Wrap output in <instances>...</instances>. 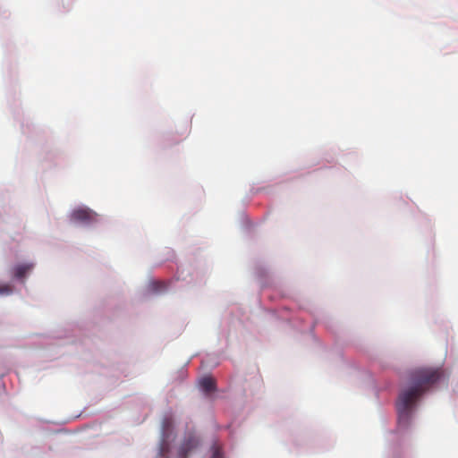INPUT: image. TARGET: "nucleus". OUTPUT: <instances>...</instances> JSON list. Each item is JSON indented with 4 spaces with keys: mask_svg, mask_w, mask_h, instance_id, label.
Masks as SVG:
<instances>
[{
    "mask_svg": "<svg viewBox=\"0 0 458 458\" xmlns=\"http://www.w3.org/2000/svg\"><path fill=\"white\" fill-rule=\"evenodd\" d=\"M439 369L421 368L415 369L411 375V386L403 390L396 403L398 423L407 427L411 417V411L416 401L436 384L441 377Z\"/></svg>",
    "mask_w": 458,
    "mask_h": 458,
    "instance_id": "f257e3e1",
    "label": "nucleus"
},
{
    "mask_svg": "<svg viewBox=\"0 0 458 458\" xmlns=\"http://www.w3.org/2000/svg\"><path fill=\"white\" fill-rule=\"evenodd\" d=\"M173 419L171 416H166L162 420L161 426V440L159 444V457H165L170 450V437L173 430Z\"/></svg>",
    "mask_w": 458,
    "mask_h": 458,
    "instance_id": "f03ea898",
    "label": "nucleus"
},
{
    "mask_svg": "<svg viewBox=\"0 0 458 458\" xmlns=\"http://www.w3.org/2000/svg\"><path fill=\"white\" fill-rule=\"evenodd\" d=\"M97 214L89 208H77L71 214L74 222L89 224L96 220Z\"/></svg>",
    "mask_w": 458,
    "mask_h": 458,
    "instance_id": "7ed1b4c3",
    "label": "nucleus"
},
{
    "mask_svg": "<svg viewBox=\"0 0 458 458\" xmlns=\"http://www.w3.org/2000/svg\"><path fill=\"white\" fill-rule=\"evenodd\" d=\"M198 445L199 440L195 436L191 435L187 437L178 449L177 457L187 458L190 453L193 451Z\"/></svg>",
    "mask_w": 458,
    "mask_h": 458,
    "instance_id": "20e7f679",
    "label": "nucleus"
},
{
    "mask_svg": "<svg viewBox=\"0 0 458 458\" xmlns=\"http://www.w3.org/2000/svg\"><path fill=\"white\" fill-rule=\"evenodd\" d=\"M199 386L206 394L216 390V382L211 377H205L199 380Z\"/></svg>",
    "mask_w": 458,
    "mask_h": 458,
    "instance_id": "39448f33",
    "label": "nucleus"
},
{
    "mask_svg": "<svg viewBox=\"0 0 458 458\" xmlns=\"http://www.w3.org/2000/svg\"><path fill=\"white\" fill-rule=\"evenodd\" d=\"M32 268H33L32 264L18 265L13 269V276L17 279H22L25 277L26 274L29 273Z\"/></svg>",
    "mask_w": 458,
    "mask_h": 458,
    "instance_id": "423d86ee",
    "label": "nucleus"
},
{
    "mask_svg": "<svg viewBox=\"0 0 458 458\" xmlns=\"http://www.w3.org/2000/svg\"><path fill=\"white\" fill-rule=\"evenodd\" d=\"M153 288H154V291L158 292L159 288L165 289V284L163 282H155V283H153Z\"/></svg>",
    "mask_w": 458,
    "mask_h": 458,
    "instance_id": "0eeeda50",
    "label": "nucleus"
},
{
    "mask_svg": "<svg viewBox=\"0 0 458 458\" xmlns=\"http://www.w3.org/2000/svg\"><path fill=\"white\" fill-rule=\"evenodd\" d=\"M12 292V289L10 286L6 285L4 287L0 288V293H10Z\"/></svg>",
    "mask_w": 458,
    "mask_h": 458,
    "instance_id": "6e6552de",
    "label": "nucleus"
},
{
    "mask_svg": "<svg viewBox=\"0 0 458 458\" xmlns=\"http://www.w3.org/2000/svg\"><path fill=\"white\" fill-rule=\"evenodd\" d=\"M211 458H222V454H221V451L220 449L216 448L214 453H213V455Z\"/></svg>",
    "mask_w": 458,
    "mask_h": 458,
    "instance_id": "1a4fd4ad",
    "label": "nucleus"
}]
</instances>
